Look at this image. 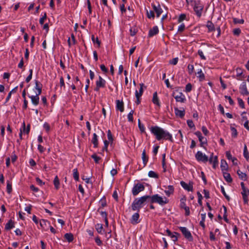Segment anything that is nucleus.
<instances>
[{"label": "nucleus", "mask_w": 249, "mask_h": 249, "mask_svg": "<svg viewBox=\"0 0 249 249\" xmlns=\"http://www.w3.org/2000/svg\"><path fill=\"white\" fill-rule=\"evenodd\" d=\"M150 130L158 141L161 140H169L170 142H173V141L172 134L158 126H151L150 128Z\"/></svg>", "instance_id": "f257e3e1"}, {"label": "nucleus", "mask_w": 249, "mask_h": 249, "mask_svg": "<svg viewBox=\"0 0 249 249\" xmlns=\"http://www.w3.org/2000/svg\"><path fill=\"white\" fill-rule=\"evenodd\" d=\"M149 199V196L145 195L135 199L131 204L132 210L134 211L139 212Z\"/></svg>", "instance_id": "f03ea898"}, {"label": "nucleus", "mask_w": 249, "mask_h": 249, "mask_svg": "<svg viewBox=\"0 0 249 249\" xmlns=\"http://www.w3.org/2000/svg\"><path fill=\"white\" fill-rule=\"evenodd\" d=\"M149 199L151 203H157L161 206H163L168 203V199L165 196H160L158 194L152 196H149Z\"/></svg>", "instance_id": "7ed1b4c3"}, {"label": "nucleus", "mask_w": 249, "mask_h": 249, "mask_svg": "<svg viewBox=\"0 0 249 249\" xmlns=\"http://www.w3.org/2000/svg\"><path fill=\"white\" fill-rule=\"evenodd\" d=\"M145 189L144 186L142 184L138 183L135 184L132 189V193L134 196H136L141 192L143 191Z\"/></svg>", "instance_id": "20e7f679"}, {"label": "nucleus", "mask_w": 249, "mask_h": 249, "mask_svg": "<svg viewBox=\"0 0 249 249\" xmlns=\"http://www.w3.org/2000/svg\"><path fill=\"white\" fill-rule=\"evenodd\" d=\"M193 5L194 6V10L196 15L199 18L202 15V12L203 9V5L200 3L199 0L198 2L194 3Z\"/></svg>", "instance_id": "39448f33"}, {"label": "nucleus", "mask_w": 249, "mask_h": 249, "mask_svg": "<svg viewBox=\"0 0 249 249\" xmlns=\"http://www.w3.org/2000/svg\"><path fill=\"white\" fill-rule=\"evenodd\" d=\"M180 231L182 232L184 237L189 241H193V237L190 231L186 227H179Z\"/></svg>", "instance_id": "423d86ee"}, {"label": "nucleus", "mask_w": 249, "mask_h": 249, "mask_svg": "<svg viewBox=\"0 0 249 249\" xmlns=\"http://www.w3.org/2000/svg\"><path fill=\"white\" fill-rule=\"evenodd\" d=\"M195 157L197 161L206 162L208 161V157L201 151H197Z\"/></svg>", "instance_id": "0eeeda50"}, {"label": "nucleus", "mask_w": 249, "mask_h": 249, "mask_svg": "<svg viewBox=\"0 0 249 249\" xmlns=\"http://www.w3.org/2000/svg\"><path fill=\"white\" fill-rule=\"evenodd\" d=\"M195 134L198 137L199 141L200 142V146L204 147V144L207 143V139L202 136L201 132L197 131L195 133Z\"/></svg>", "instance_id": "6e6552de"}, {"label": "nucleus", "mask_w": 249, "mask_h": 249, "mask_svg": "<svg viewBox=\"0 0 249 249\" xmlns=\"http://www.w3.org/2000/svg\"><path fill=\"white\" fill-rule=\"evenodd\" d=\"M139 212L137 213H135L131 217V218L130 219L131 223L133 225H136L140 222L139 220V214L138 213Z\"/></svg>", "instance_id": "1a4fd4ad"}, {"label": "nucleus", "mask_w": 249, "mask_h": 249, "mask_svg": "<svg viewBox=\"0 0 249 249\" xmlns=\"http://www.w3.org/2000/svg\"><path fill=\"white\" fill-rule=\"evenodd\" d=\"M180 185L185 190H187L188 191H192L193 190L192 183H189V184H187L184 181H181L180 182Z\"/></svg>", "instance_id": "9d476101"}, {"label": "nucleus", "mask_w": 249, "mask_h": 249, "mask_svg": "<svg viewBox=\"0 0 249 249\" xmlns=\"http://www.w3.org/2000/svg\"><path fill=\"white\" fill-rule=\"evenodd\" d=\"M174 98L178 102L184 103L186 100L185 95L182 92H179L178 95L175 96Z\"/></svg>", "instance_id": "9b49d317"}, {"label": "nucleus", "mask_w": 249, "mask_h": 249, "mask_svg": "<svg viewBox=\"0 0 249 249\" xmlns=\"http://www.w3.org/2000/svg\"><path fill=\"white\" fill-rule=\"evenodd\" d=\"M166 189L164 190V193L167 196H170L171 195L173 194L174 192V188L172 185H169L167 187L163 186Z\"/></svg>", "instance_id": "f8f14e48"}, {"label": "nucleus", "mask_w": 249, "mask_h": 249, "mask_svg": "<svg viewBox=\"0 0 249 249\" xmlns=\"http://www.w3.org/2000/svg\"><path fill=\"white\" fill-rule=\"evenodd\" d=\"M152 6L154 10L156 13L157 17L159 18L163 12L162 9L160 7V4H158V6H156L154 4H152Z\"/></svg>", "instance_id": "ddd939ff"}, {"label": "nucleus", "mask_w": 249, "mask_h": 249, "mask_svg": "<svg viewBox=\"0 0 249 249\" xmlns=\"http://www.w3.org/2000/svg\"><path fill=\"white\" fill-rule=\"evenodd\" d=\"M240 92L241 94L245 95H248L249 92L248 91L246 83L243 82L240 87Z\"/></svg>", "instance_id": "4468645a"}, {"label": "nucleus", "mask_w": 249, "mask_h": 249, "mask_svg": "<svg viewBox=\"0 0 249 249\" xmlns=\"http://www.w3.org/2000/svg\"><path fill=\"white\" fill-rule=\"evenodd\" d=\"M39 95H37V93H36V95H32L29 96V98L31 99V101L33 104L35 106H37L39 104Z\"/></svg>", "instance_id": "2eb2a0df"}, {"label": "nucleus", "mask_w": 249, "mask_h": 249, "mask_svg": "<svg viewBox=\"0 0 249 249\" xmlns=\"http://www.w3.org/2000/svg\"><path fill=\"white\" fill-rule=\"evenodd\" d=\"M116 109L120 111V112H122L124 111V102L123 101H120L119 100H117L116 101Z\"/></svg>", "instance_id": "dca6fc26"}, {"label": "nucleus", "mask_w": 249, "mask_h": 249, "mask_svg": "<svg viewBox=\"0 0 249 249\" xmlns=\"http://www.w3.org/2000/svg\"><path fill=\"white\" fill-rule=\"evenodd\" d=\"M241 194L243 196V198L245 203H247L248 201V196L249 195V190L248 189H245V190H242V192H241Z\"/></svg>", "instance_id": "f3484780"}, {"label": "nucleus", "mask_w": 249, "mask_h": 249, "mask_svg": "<svg viewBox=\"0 0 249 249\" xmlns=\"http://www.w3.org/2000/svg\"><path fill=\"white\" fill-rule=\"evenodd\" d=\"M159 33V28L157 26H154L152 29H151L148 33L149 37H152L156 35H157Z\"/></svg>", "instance_id": "a211bd4d"}, {"label": "nucleus", "mask_w": 249, "mask_h": 249, "mask_svg": "<svg viewBox=\"0 0 249 249\" xmlns=\"http://www.w3.org/2000/svg\"><path fill=\"white\" fill-rule=\"evenodd\" d=\"M35 84L36 86L35 88L37 91V92H36V93H37V95H40L41 93L42 85L40 82H39L37 80L35 81Z\"/></svg>", "instance_id": "6ab92c4d"}, {"label": "nucleus", "mask_w": 249, "mask_h": 249, "mask_svg": "<svg viewBox=\"0 0 249 249\" xmlns=\"http://www.w3.org/2000/svg\"><path fill=\"white\" fill-rule=\"evenodd\" d=\"M152 102L159 107L160 106L157 92H155L153 94Z\"/></svg>", "instance_id": "aec40b11"}, {"label": "nucleus", "mask_w": 249, "mask_h": 249, "mask_svg": "<svg viewBox=\"0 0 249 249\" xmlns=\"http://www.w3.org/2000/svg\"><path fill=\"white\" fill-rule=\"evenodd\" d=\"M206 26L208 28V32H212L215 30L214 24L211 21H208Z\"/></svg>", "instance_id": "412c9836"}, {"label": "nucleus", "mask_w": 249, "mask_h": 249, "mask_svg": "<svg viewBox=\"0 0 249 249\" xmlns=\"http://www.w3.org/2000/svg\"><path fill=\"white\" fill-rule=\"evenodd\" d=\"M175 113L176 116L182 118L185 115L184 109L182 110H179L177 107L175 108Z\"/></svg>", "instance_id": "4be33fe9"}, {"label": "nucleus", "mask_w": 249, "mask_h": 249, "mask_svg": "<svg viewBox=\"0 0 249 249\" xmlns=\"http://www.w3.org/2000/svg\"><path fill=\"white\" fill-rule=\"evenodd\" d=\"M96 83V89L98 90L100 88H103L105 86L106 81L104 79H100Z\"/></svg>", "instance_id": "5701e85b"}, {"label": "nucleus", "mask_w": 249, "mask_h": 249, "mask_svg": "<svg viewBox=\"0 0 249 249\" xmlns=\"http://www.w3.org/2000/svg\"><path fill=\"white\" fill-rule=\"evenodd\" d=\"M15 227L14 222L11 220H9L8 222L6 224L5 226V229L6 230H10L11 229Z\"/></svg>", "instance_id": "b1692460"}, {"label": "nucleus", "mask_w": 249, "mask_h": 249, "mask_svg": "<svg viewBox=\"0 0 249 249\" xmlns=\"http://www.w3.org/2000/svg\"><path fill=\"white\" fill-rule=\"evenodd\" d=\"M22 132L25 134H28L30 130V124H28L27 126V127L26 128L25 123L24 122H23V123H22Z\"/></svg>", "instance_id": "393cba45"}, {"label": "nucleus", "mask_w": 249, "mask_h": 249, "mask_svg": "<svg viewBox=\"0 0 249 249\" xmlns=\"http://www.w3.org/2000/svg\"><path fill=\"white\" fill-rule=\"evenodd\" d=\"M144 166H145L148 160V157L146 156L145 150L144 149L142 153V157Z\"/></svg>", "instance_id": "a878e982"}, {"label": "nucleus", "mask_w": 249, "mask_h": 249, "mask_svg": "<svg viewBox=\"0 0 249 249\" xmlns=\"http://www.w3.org/2000/svg\"><path fill=\"white\" fill-rule=\"evenodd\" d=\"M40 226L42 229H45L47 225H50V222L47 220L41 219L39 222Z\"/></svg>", "instance_id": "bb28decb"}, {"label": "nucleus", "mask_w": 249, "mask_h": 249, "mask_svg": "<svg viewBox=\"0 0 249 249\" xmlns=\"http://www.w3.org/2000/svg\"><path fill=\"white\" fill-rule=\"evenodd\" d=\"M65 238L69 242H71L73 240V234L71 233H67L64 235Z\"/></svg>", "instance_id": "cd10ccee"}, {"label": "nucleus", "mask_w": 249, "mask_h": 249, "mask_svg": "<svg viewBox=\"0 0 249 249\" xmlns=\"http://www.w3.org/2000/svg\"><path fill=\"white\" fill-rule=\"evenodd\" d=\"M221 168L222 171L227 170L228 169V164L226 161L225 160H221Z\"/></svg>", "instance_id": "c85d7f7f"}, {"label": "nucleus", "mask_w": 249, "mask_h": 249, "mask_svg": "<svg viewBox=\"0 0 249 249\" xmlns=\"http://www.w3.org/2000/svg\"><path fill=\"white\" fill-rule=\"evenodd\" d=\"M237 173L242 180H246L247 179V175L245 173L242 172L239 170L237 171Z\"/></svg>", "instance_id": "c756f323"}, {"label": "nucleus", "mask_w": 249, "mask_h": 249, "mask_svg": "<svg viewBox=\"0 0 249 249\" xmlns=\"http://www.w3.org/2000/svg\"><path fill=\"white\" fill-rule=\"evenodd\" d=\"M53 184H54L55 188L56 190H58L59 188L60 182H59V178H58L57 176H56L54 178Z\"/></svg>", "instance_id": "7c9ffc66"}, {"label": "nucleus", "mask_w": 249, "mask_h": 249, "mask_svg": "<svg viewBox=\"0 0 249 249\" xmlns=\"http://www.w3.org/2000/svg\"><path fill=\"white\" fill-rule=\"evenodd\" d=\"M223 176L225 180L228 182H231L232 180V178L229 173L223 172Z\"/></svg>", "instance_id": "2f4dec72"}, {"label": "nucleus", "mask_w": 249, "mask_h": 249, "mask_svg": "<svg viewBox=\"0 0 249 249\" xmlns=\"http://www.w3.org/2000/svg\"><path fill=\"white\" fill-rule=\"evenodd\" d=\"M6 191L9 194L12 191V183L9 180L7 181Z\"/></svg>", "instance_id": "473e14b6"}, {"label": "nucleus", "mask_w": 249, "mask_h": 249, "mask_svg": "<svg viewBox=\"0 0 249 249\" xmlns=\"http://www.w3.org/2000/svg\"><path fill=\"white\" fill-rule=\"evenodd\" d=\"M73 177L74 179L78 181L79 180V173L77 169L75 168L73 170Z\"/></svg>", "instance_id": "72a5a7b5"}, {"label": "nucleus", "mask_w": 249, "mask_h": 249, "mask_svg": "<svg viewBox=\"0 0 249 249\" xmlns=\"http://www.w3.org/2000/svg\"><path fill=\"white\" fill-rule=\"evenodd\" d=\"M148 176L150 178H159V176L158 174H157L156 172H155L153 171H150L148 172Z\"/></svg>", "instance_id": "f704fd0d"}, {"label": "nucleus", "mask_w": 249, "mask_h": 249, "mask_svg": "<svg viewBox=\"0 0 249 249\" xmlns=\"http://www.w3.org/2000/svg\"><path fill=\"white\" fill-rule=\"evenodd\" d=\"M134 112L133 110H131L127 115L128 121L130 122H132L133 121V114Z\"/></svg>", "instance_id": "c9c22d12"}, {"label": "nucleus", "mask_w": 249, "mask_h": 249, "mask_svg": "<svg viewBox=\"0 0 249 249\" xmlns=\"http://www.w3.org/2000/svg\"><path fill=\"white\" fill-rule=\"evenodd\" d=\"M223 208L224 209L223 218L227 223H229V220L227 218V208L224 205L223 206Z\"/></svg>", "instance_id": "e433bc0d"}, {"label": "nucleus", "mask_w": 249, "mask_h": 249, "mask_svg": "<svg viewBox=\"0 0 249 249\" xmlns=\"http://www.w3.org/2000/svg\"><path fill=\"white\" fill-rule=\"evenodd\" d=\"M138 126L142 133L145 132V127L143 124H141L140 120H138Z\"/></svg>", "instance_id": "4c0bfd02"}, {"label": "nucleus", "mask_w": 249, "mask_h": 249, "mask_svg": "<svg viewBox=\"0 0 249 249\" xmlns=\"http://www.w3.org/2000/svg\"><path fill=\"white\" fill-rule=\"evenodd\" d=\"M162 166L163 168V171L164 172H165L166 171V165L165 163V155L163 156L162 159Z\"/></svg>", "instance_id": "58836bf2"}, {"label": "nucleus", "mask_w": 249, "mask_h": 249, "mask_svg": "<svg viewBox=\"0 0 249 249\" xmlns=\"http://www.w3.org/2000/svg\"><path fill=\"white\" fill-rule=\"evenodd\" d=\"M185 201H186V198L185 197L181 198L180 204V207L181 208L184 209L185 207H187L186 206Z\"/></svg>", "instance_id": "ea45409f"}, {"label": "nucleus", "mask_w": 249, "mask_h": 249, "mask_svg": "<svg viewBox=\"0 0 249 249\" xmlns=\"http://www.w3.org/2000/svg\"><path fill=\"white\" fill-rule=\"evenodd\" d=\"M146 13H147V16L148 18H154L155 15H154V13L153 11L150 10V11H148V10H147Z\"/></svg>", "instance_id": "a19ab883"}, {"label": "nucleus", "mask_w": 249, "mask_h": 249, "mask_svg": "<svg viewBox=\"0 0 249 249\" xmlns=\"http://www.w3.org/2000/svg\"><path fill=\"white\" fill-rule=\"evenodd\" d=\"M107 139H108V141L110 142H112L113 139V137H112L111 131L110 130H108L107 131Z\"/></svg>", "instance_id": "79ce46f5"}, {"label": "nucleus", "mask_w": 249, "mask_h": 249, "mask_svg": "<svg viewBox=\"0 0 249 249\" xmlns=\"http://www.w3.org/2000/svg\"><path fill=\"white\" fill-rule=\"evenodd\" d=\"M197 195L198 196V203L200 206H202V196L201 194L199 192H198L197 193Z\"/></svg>", "instance_id": "37998d69"}, {"label": "nucleus", "mask_w": 249, "mask_h": 249, "mask_svg": "<svg viewBox=\"0 0 249 249\" xmlns=\"http://www.w3.org/2000/svg\"><path fill=\"white\" fill-rule=\"evenodd\" d=\"M178 235H179V234L178 232H175L174 234L173 233L170 237L174 242H176L178 239Z\"/></svg>", "instance_id": "c03bdc74"}, {"label": "nucleus", "mask_w": 249, "mask_h": 249, "mask_svg": "<svg viewBox=\"0 0 249 249\" xmlns=\"http://www.w3.org/2000/svg\"><path fill=\"white\" fill-rule=\"evenodd\" d=\"M178 57H176V58H173L172 59L170 60L169 61V63L170 64L175 65L178 63Z\"/></svg>", "instance_id": "a18cd8bd"}, {"label": "nucleus", "mask_w": 249, "mask_h": 249, "mask_svg": "<svg viewBox=\"0 0 249 249\" xmlns=\"http://www.w3.org/2000/svg\"><path fill=\"white\" fill-rule=\"evenodd\" d=\"M237 100H238V103L239 106L241 108H244L245 105H244V102L243 100L242 99L239 98H238Z\"/></svg>", "instance_id": "49530a36"}, {"label": "nucleus", "mask_w": 249, "mask_h": 249, "mask_svg": "<svg viewBox=\"0 0 249 249\" xmlns=\"http://www.w3.org/2000/svg\"><path fill=\"white\" fill-rule=\"evenodd\" d=\"M192 86L190 83H188L186 85L185 87V92H189L191 91Z\"/></svg>", "instance_id": "de8ad7c7"}, {"label": "nucleus", "mask_w": 249, "mask_h": 249, "mask_svg": "<svg viewBox=\"0 0 249 249\" xmlns=\"http://www.w3.org/2000/svg\"><path fill=\"white\" fill-rule=\"evenodd\" d=\"M218 158L217 156L214 157L213 163V168H215L218 165Z\"/></svg>", "instance_id": "09e8293b"}, {"label": "nucleus", "mask_w": 249, "mask_h": 249, "mask_svg": "<svg viewBox=\"0 0 249 249\" xmlns=\"http://www.w3.org/2000/svg\"><path fill=\"white\" fill-rule=\"evenodd\" d=\"M221 191L222 194H223V195L226 198V199L228 200H230V197L226 194V192H225V189H224V188L222 186H221Z\"/></svg>", "instance_id": "8fccbe9b"}, {"label": "nucleus", "mask_w": 249, "mask_h": 249, "mask_svg": "<svg viewBox=\"0 0 249 249\" xmlns=\"http://www.w3.org/2000/svg\"><path fill=\"white\" fill-rule=\"evenodd\" d=\"M186 18V16L185 14H181L178 18V22H181V21H182L183 20L185 19Z\"/></svg>", "instance_id": "3c124183"}, {"label": "nucleus", "mask_w": 249, "mask_h": 249, "mask_svg": "<svg viewBox=\"0 0 249 249\" xmlns=\"http://www.w3.org/2000/svg\"><path fill=\"white\" fill-rule=\"evenodd\" d=\"M197 53H198V54L200 57L201 59H202V60H206V57L204 56L203 52H202V50H199L198 51Z\"/></svg>", "instance_id": "603ef678"}, {"label": "nucleus", "mask_w": 249, "mask_h": 249, "mask_svg": "<svg viewBox=\"0 0 249 249\" xmlns=\"http://www.w3.org/2000/svg\"><path fill=\"white\" fill-rule=\"evenodd\" d=\"M103 226L101 224H97L96 226V230L98 233H101L103 231Z\"/></svg>", "instance_id": "864d4df0"}, {"label": "nucleus", "mask_w": 249, "mask_h": 249, "mask_svg": "<svg viewBox=\"0 0 249 249\" xmlns=\"http://www.w3.org/2000/svg\"><path fill=\"white\" fill-rule=\"evenodd\" d=\"M47 18V14L46 13H44L43 16L41 18L39 19V23L41 25L43 24L45 19Z\"/></svg>", "instance_id": "5fc2aeb1"}, {"label": "nucleus", "mask_w": 249, "mask_h": 249, "mask_svg": "<svg viewBox=\"0 0 249 249\" xmlns=\"http://www.w3.org/2000/svg\"><path fill=\"white\" fill-rule=\"evenodd\" d=\"M187 124L188 125V126L190 128L195 127V124L192 120H188L187 121Z\"/></svg>", "instance_id": "6e6d98bb"}, {"label": "nucleus", "mask_w": 249, "mask_h": 249, "mask_svg": "<svg viewBox=\"0 0 249 249\" xmlns=\"http://www.w3.org/2000/svg\"><path fill=\"white\" fill-rule=\"evenodd\" d=\"M99 204L102 207H104L106 205V200L105 198L101 199L99 202Z\"/></svg>", "instance_id": "4d7b16f0"}, {"label": "nucleus", "mask_w": 249, "mask_h": 249, "mask_svg": "<svg viewBox=\"0 0 249 249\" xmlns=\"http://www.w3.org/2000/svg\"><path fill=\"white\" fill-rule=\"evenodd\" d=\"M231 131L232 132V136H233L234 137H236L237 135V132L236 129L234 127H231Z\"/></svg>", "instance_id": "13d9d810"}, {"label": "nucleus", "mask_w": 249, "mask_h": 249, "mask_svg": "<svg viewBox=\"0 0 249 249\" xmlns=\"http://www.w3.org/2000/svg\"><path fill=\"white\" fill-rule=\"evenodd\" d=\"M233 33L235 36H239L241 33V30L239 28H235L233 30Z\"/></svg>", "instance_id": "bf43d9fd"}, {"label": "nucleus", "mask_w": 249, "mask_h": 249, "mask_svg": "<svg viewBox=\"0 0 249 249\" xmlns=\"http://www.w3.org/2000/svg\"><path fill=\"white\" fill-rule=\"evenodd\" d=\"M194 69V67L193 65L190 64L188 65V71L190 73H192L193 72Z\"/></svg>", "instance_id": "052dcab7"}, {"label": "nucleus", "mask_w": 249, "mask_h": 249, "mask_svg": "<svg viewBox=\"0 0 249 249\" xmlns=\"http://www.w3.org/2000/svg\"><path fill=\"white\" fill-rule=\"evenodd\" d=\"M87 5L88 8L89 9V14H91L92 13V7L91 5V3L89 0H87Z\"/></svg>", "instance_id": "680f3d73"}, {"label": "nucleus", "mask_w": 249, "mask_h": 249, "mask_svg": "<svg viewBox=\"0 0 249 249\" xmlns=\"http://www.w3.org/2000/svg\"><path fill=\"white\" fill-rule=\"evenodd\" d=\"M11 161L13 163L15 162L17 160L18 157L16 155V154L14 153V152L12 153V154L11 156Z\"/></svg>", "instance_id": "e2e57ef3"}, {"label": "nucleus", "mask_w": 249, "mask_h": 249, "mask_svg": "<svg viewBox=\"0 0 249 249\" xmlns=\"http://www.w3.org/2000/svg\"><path fill=\"white\" fill-rule=\"evenodd\" d=\"M43 127L47 132H49L50 130V126L49 124L45 123L43 124Z\"/></svg>", "instance_id": "0e129e2a"}, {"label": "nucleus", "mask_w": 249, "mask_h": 249, "mask_svg": "<svg viewBox=\"0 0 249 249\" xmlns=\"http://www.w3.org/2000/svg\"><path fill=\"white\" fill-rule=\"evenodd\" d=\"M202 131L203 132V134L207 136L209 134V131L207 129V128L205 126H203L201 128Z\"/></svg>", "instance_id": "69168bd1"}, {"label": "nucleus", "mask_w": 249, "mask_h": 249, "mask_svg": "<svg viewBox=\"0 0 249 249\" xmlns=\"http://www.w3.org/2000/svg\"><path fill=\"white\" fill-rule=\"evenodd\" d=\"M185 29V25L184 24H181L178 27V32H183Z\"/></svg>", "instance_id": "338daca9"}, {"label": "nucleus", "mask_w": 249, "mask_h": 249, "mask_svg": "<svg viewBox=\"0 0 249 249\" xmlns=\"http://www.w3.org/2000/svg\"><path fill=\"white\" fill-rule=\"evenodd\" d=\"M95 242L98 246H101L102 245V241L100 240L99 237H96L95 239Z\"/></svg>", "instance_id": "774afa93"}]
</instances>
